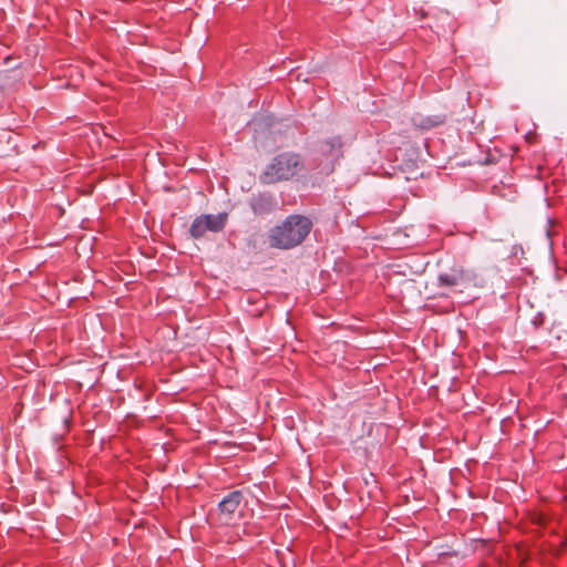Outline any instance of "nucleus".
Returning <instances> with one entry per match:
<instances>
[{"instance_id": "1", "label": "nucleus", "mask_w": 567, "mask_h": 567, "mask_svg": "<svg viewBox=\"0 0 567 567\" xmlns=\"http://www.w3.org/2000/svg\"><path fill=\"white\" fill-rule=\"evenodd\" d=\"M312 229V221L303 215H289L268 234L271 248L288 250L301 245Z\"/></svg>"}, {"instance_id": "2", "label": "nucleus", "mask_w": 567, "mask_h": 567, "mask_svg": "<svg viewBox=\"0 0 567 567\" xmlns=\"http://www.w3.org/2000/svg\"><path fill=\"white\" fill-rule=\"evenodd\" d=\"M305 169V163L300 154L282 152L276 155L259 176L262 184L270 185L290 181Z\"/></svg>"}, {"instance_id": "3", "label": "nucleus", "mask_w": 567, "mask_h": 567, "mask_svg": "<svg viewBox=\"0 0 567 567\" xmlns=\"http://www.w3.org/2000/svg\"><path fill=\"white\" fill-rule=\"evenodd\" d=\"M482 281V278L475 271L461 266H453L437 276L439 287L449 288L450 290L460 288L462 291V289L468 287H481Z\"/></svg>"}, {"instance_id": "4", "label": "nucleus", "mask_w": 567, "mask_h": 567, "mask_svg": "<svg viewBox=\"0 0 567 567\" xmlns=\"http://www.w3.org/2000/svg\"><path fill=\"white\" fill-rule=\"evenodd\" d=\"M228 220L227 213L205 214L197 216L189 228V234L193 238L198 239L206 235V233L221 231Z\"/></svg>"}, {"instance_id": "5", "label": "nucleus", "mask_w": 567, "mask_h": 567, "mask_svg": "<svg viewBox=\"0 0 567 567\" xmlns=\"http://www.w3.org/2000/svg\"><path fill=\"white\" fill-rule=\"evenodd\" d=\"M244 495L240 491H233L218 503V520L224 525H234L241 517L240 505Z\"/></svg>"}, {"instance_id": "6", "label": "nucleus", "mask_w": 567, "mask_h": 567, "mask_svg": "<svg viewBox=\"0 0 567 567\" xmlns=\"http://www.w3.org/2000/svg\"><path fill=\"white\" fill-rule=\"evenodd\" d=\"M320 152L327 158L339 159L343 155L342 137L338 135L324 140L320 145Z\"/></svg>"}, {"instance_id": "7", "label": "nucleus", "mask_w": 567, "mask_h": 567, "mask_svg": "<svg viewBox=\"0 0 567 567\" xmlns=\"http://www.w3.org/2000/svg\"><path fill=\"white\" fill-rule=\"evenodd\" d=\"M276 206V200L270 194H258L250 200V207L255 215L269 214Z\"/></svg>"}, {"instance_id": "8", "label": "nucleus", "mask_w": 567, "mask_h": 567, "mask_svg": "<svg viewBox=\"0 0 567 567\" xmlns=\"http://www.w3.org/2000/svg\"><path fill=\"white\" fill-rule=\"evenodd\" d=\"M444 122H445L444 115H432V116H426V117L422 118L421 122L419 123V126L422 130H430V128L442 125Z\"/></svg>"}, {"instance_id": "9", "label": "nucleus", "mask_w": 567, "mask_h": 567, "mask_svg": "<svg viewBox=\"0 0 567 567\" xmlns=\"http://www.w3.org/2000/svg\"><path fill=\"white\" fill-rule=\"evenodd\" d=\"M563 546H567V539L566 540L559 539L558 544H551L550 549H549L551 555L553 556L559 555Z\"/></svg>"}]
</instances>
